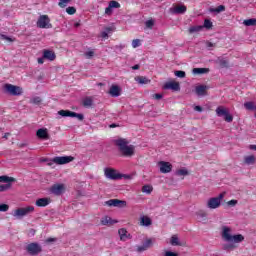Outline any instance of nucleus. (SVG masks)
Listing matches in <instances>:
<instances>
[{
	"label": "nucleus",
	"mask_w": 256,
	"mask_h": 256,
	"mask_svg": "<svg viewBox=\"0 0 256 256\" xmlns=\"http://www.w3.org/2000/svg\"><path fill=\"white\" fill-rule=\"evenodd\" d=\"M114 144L118 147V151H120L123 157H133V155H135V147L133 145H129L127 139H116L114 140Z\"/></svg>",
	"instance_id": "nucleus-1"
},
{
	"label": "nucleus",
	"mask_w": 256,
	"mask_h": 256,
	"mask_svg": "<svg viewBox=\"0 0 256 256\" xmlns=\"http://www.w3.org/2000/svg\"><path fill=\"white\" fill-rule=\"evenodd\" d=\"M222 239L228 243H243L245 236H243V234L231 235V228L229 226H223Z\"/></svg>",
	"instance_id": "nucleus-2"
},
{
	"label": "nucleus",
	"mask_w": 256,
	"mask_h": 256,
	"mask_svg": "<svg viewBox=\"0 0 256 256\" xmlns=\"http://www.w3.org/2000/svg\"><path fill=\"white\" fill-rule=\"evenodd\" d=\"M225 199V192L220 193L217 197H212L207 201L208 209H219L221 201Z\"/></svg>",
	"instance_id": "nucleus-3"
},
{
	"label": "nucleus",
	"mask_w": 256,
	"mask_h": 256,
	"mask_svg": "<svg viewBox=\"0 0 256 256\" xmlns=\"http://www.w3.org/2000/svg\"><path fill=\"white\" fill-rule=\"evenodd\" d=\"M104 175L107 179H111L112 181H119V179H123V175L115 170V168H105Z\"/></svg>",
	"instance_id": "nucleus-4"
},
{
	"label": "nucleus",
	"mask_w": 256,
	"mask_h": 256,
	"mask_svg": "<svg viewBox=\"0 0 256 256\" xmlns=\"http://www.w3.org/2000/svg\"><path fill=\"white\" fill-rule=\"evenodd\" d=\"M75 158L73 156H57L52 159V162H49L48 165L51 167L53 163H56V165H67V163H71V161H74Z\"/></svg>",
	"instance_id": "nucleus-5"
},
{
	"label": "nucleus",
	"mask_w": 256,
	"mask_h": 256,
	"mask_svg": "<svg viewBox=\"0 0 256 256\" xmlns=\"http://www.w3.org/2000/svg\"><path fill=\"white\" fill-rule=\"evenodd\" d=\"M216 115L218 117H224V121L227 123L233 122V116L229 114V110L223 106H218L216 108Z\"/></svg>",
	"instance_id": "nucleus-6"
},
{
	"label": "nucleus",
	"mask_w": 256,
	"mask_h": 256,
	"mask_svg": "<svg viewBox=\"0 0 256 256\" xmlns=\"http://www.w3.org/2000/svg\"><path fill=\"white\" fill-rule=\"evenodd\" d=\"M35 211L34 206H26L23 208H18L14 211L13 217H25L27 215H31Z\"/></svg>",
	"instance_id": "nucleus-7"
},
{
	"label": "nucleus",
	"mask_w": 256,
	"mask_h": 256,
	"mask_svg": "<svg viewBox=\"0 0 256 256\" xmlns=\"http://www.w3.org/2000/svg\"><path fill=\"white\" fill-rule=\"evenodd\" d=\"M169 13H171V15H183L187 13V6L183 4H173V6L169 9Z\"/></svg>",
	"instance_id": "nucleus-8"
},
{
	"label": "nucleus",
	"mask_w": 256,
	"mask_h": 256,
	"mask_svg": "<svg viewBox=\"0 0 256 256\" xmlns=\"http://www.w3.org/2000/svg\"><path fill=\"white\" fill-rule=\"evenodd\" d=\"M26 251L27 253H29V255L35 256V255H39V253H41L43 249L41 248V245L33 242L27 245Z\"/></svg>",
	"instance_id": "nucleus-9"
},
{
	"label": "nucleus",
	"mask_w": 256,
	"mask_h": 256,
	"mask_svg": "<svg viewBox=\"0 0 256 256\" xmlns=\"http://www.w3.org/2000/svg\"><path fill=\"white\" fill-rule=\"evenodd\" d=\"M50 22L49 16L41 15L37 21V27H39V29H49L51 28Z\"/></svg>",
	"instance_id": "nucleus-10"
},
{
	"label": "nucleus",
	"mask_w": 256,
	"mask_h": 256,
	"mask_svg": "<svg viewBox=\"0 0 256 256\" xmlns=\"http://www.w3.org/2000/svg\"><path fill=\"white\" fill-rule=\"evenodd\" d=\"M4 89L7 91V93L14 96L21 95L23 93V89H21V87L15 86L13 84L4 85Z\"/></svg>",
	"instance_id": "nucleus-11"
},
{
	"label": "nucleus",
	"mask_w": 256,
	"mask_h": 256,
	"mask_svg": "<svg viewBox=\"0 0 256 256\" xmlns=\"http://www.w3.org/2000/svg\"><path fill=\"white\" fill-rule=\"evenodd\" d=\"M65 190V184H54L50 188V193H52V195H56V197H59L65 193Z\"/></svg>",
	"instance_id": "nucleus-12"
},
{
	"label": "nucleus",
	"mask_w": 256,
	"mask_h": 256,
	"mask_svg": "<svg viewBox=\"0 0 256 256\" xmlns=\"http://www.w3.org/2000/svg\"><path fill=\"white\" fill-rule=\"evenodd\" d=\"M108 207H127V201L119 199H110L105 202Z\"/></svg>",
	"instance_id": "nucleus-13"
},
{
	"label": "nucleus",
	"mask_w": 256,
	"mask_h": 256,
	"mask_svg": "<svg viewBox=\"0 0 256 256\" xmlns=\"http://www.w3.org/2000/svg\"><path fill=\"white\" fill-rule=\"evenodd\" d=\"M158 165L160 167V173H171L173 171V165L169 162L160 161Z\"/></svg>",
	"instance_id": "nucleus-14"
},
{
	"label": "nucleus",
	"mask_w": 256,
	"mask_h": 256,
	"mask_svg": "<svg viewBox=\"0 0 256 256\" xmlns=\"http://www.w3.org/2000/svg\"><path fill=\"white\" fill-rule=\"evenodd\" d=\"M163 89L164 90L171 89V91H181V86H180L179 82L170 81V82H166L163 85Z\"/></svg>",
	"instance_id": "nucleus-15"
},
{
	"label": "nucleus",
	"mask_w": 256,
	"mask_h": 256,
	"mask_svg": "<svg viewBox=\"0 0 256 256\" xmlns=\"http://www.w3.org/2000/svg\"><path fill=\"white\" fill-rule=\"evenodd\" d=\"M153 247V240L151 238L146 239L141 246H137L138 253H143V251H147V249H151Z\"/></svg>",
	"instance_id": "nucleus-16"
},
{
	"label": "nucleus",
	"mask_w": 256,
	"mask_h": 256,
	"mask_svg": "<svg viewBox=\"0 0 256 256\" xmlns=\"http://www.w3.org/2000/svg\"><path fill=\"white\" fill-rule=\"evenodd\" d=\"M36 137L38 139H42L44 141L49 140V132L47 131V128H40L36 132Z\"/></svg>",
	"instance_id": "nucleus-17"
},
{
	"label": "nucleus",
	"mask_w": 256,
	"mask_h": 256,
	"mask_svg": "<svg viewBox=\"0 0 256 256\" xmlns=\"http://www.w3.org/2000/svg\"><path fill=\"white\" fill-rule=\"evenodd\" d=\"M43 57L48 61H55V59H57V55L55 54V52L53 50H47V49L43 50Z\"/></svg>",
	"instance_id": "nucleus-18"
},
{
	"label": "nucleus",
	"mask_w": 256,
	"mask_h": 256,
	"mask_svg": "<svg viewBox=\"0 0 256 256\" xmlns=\"http://www.w3.org/2000/svg\"><path fill=\"white\" fill-rule=\"evenodd\" d=\"M51 203V198H40L35 202L36 207H47Z\"/></svg>",
	"instance_id": "nucleus-19"
},
{
	"label": "nucleus",
	"mask_w": 256,
	"mask_h": 256,
	"mask_svg": "<svg viewBox=\"0 0 256 256\" xmlns=\"http://www.w3.org/2000/svg\"><path fill=\"white\" fill-rule=\"evenodd\" d=\"M111 97H119L121 95V88L117 85H112L109 90Z\"/></svg>",
	"instance_id": "nucleus-20"
},
{
	"label": "nucleus",
	"mask_w": 256,
	"mask_h": 256,
	"mask_svg": "<svg viewBox=\"0 0 256 256\" xmlns=\"http://www.w3.org/2000/svg\"><path fill=\"white\" fill-rule=\"evenodd\" d=\"M134 80L136 83H139V85H149V83H151V79L146 76H136Z\"/></svg>",
	"instance_id": "nucleus-21"
},
{
	"label": "nucleus",
	"mask_w": 256,
	"mask_h": 256,
	"mask_svg": "<svg viewBox=\"0 0 256 256\" xmlns=\"http://www.w3.org/2000/svg\"><path fill=\"white\" fill-rule=\"evenodd\" d=\"M195 91H196V95H198V97H203V96L207 95V86H205V85L197 86L195 88Z\"/></svg>",
	"instance_id": "nucleus-22"
},
{
	"label": "nucleus",
	"mask_w": 256,
	"mask_h": 256,
	"mask_svg": "<svg viewBox=\"0 0 256 256\" xmlns=\"http://www.w3.org/2000/svg\"><path fill=\"white\" fill-rule=\"evenodd\" d=\"M152 224H153V221L151 220V218H149V216H142L140 218V225L142 227H149Z\"/></svg>",
	"instance_id": "nucleus-23"
},
{
	"label": "nucleus",
	"mask_w": 256,
	"mask_h": 256,
	"mask_svg": "<svg viewBox=\"0 0 256 256\" xmlns=\"http://www.w3.org/2000/svg\"><path fill=\"white\" fill-rule=\"evenodd\" d=\"M170 245L173 247H183V243L179 241V237L177 235H173L170 239Z\"/></svg>",
	"instance_id": "nucleus-24"
},
{
	"label": "nucleus",
	"mask_w": 256,
	"mask_h": 256,
	"mask_svg": "<svg viewBox=\"0 0 256 256\" xmlns=\"http://www.w3.org/2000/svg\"><path fill=\"white\" fill-rule=\"evenodd\" d=\"M83 107L89 108L93 107V98L91 96H87L82 100Z\"/></svg>",
	"instance_id": "nucleus-25"
},
{
	"label": "nucleus",
	"mask_w": 256,
	"mask_h": 256,
	"mask_svg": "<svg viewBox=\"0 0 256 256\" xmlns=\"http://www.w3.org/2000/svg\"><path fill=\"white\" fill-rule=\"evenodd\" d=\"M127 229L125 228H121L118 230V234L120 236V240L121 241H127V239H129V236L127 235Z\"/></svg>",
	"instance_id": "nucleus-26"
},
{
	"label": "nucleus",
	"mask_w": 256,
	"mask_h": 256,
	"mask_svg": "<svg viewBox=\"0 0 256 256\" xmlns=\"http://www.w3.org/2000/svg\"><path fill=\"white\" fill-rule=\"evenodd\" d=\"M117 221L111 219L109 216H105L101 219V225H114Z\"/></svg>",
	"instance_id": "nucleus-27"
},
{
	"label": "nucleus",
	"mask_w": 256,
	"mask_h": 256,
	"mask_svg": "<svg viewBox=\"0 0 256 256\" xmlns=\"http://www.w3.org/2000/svg\"><path fill=\"white\" fill-rule=\"evenodd\" d=\"M58 115H61V117H73L75 112L70 110H60L58 111Z\"/></svg>",
	"instance_id": "nucleus-28"
},
{
	"label": "nucleus",
	"mask_w": 256,
	"mask_h": 256,
	"mask_svg": "<svg viewBox=\"0 0 256 256\" xmlns=\"http://www.w3.org/2000/svg\"><path fill=\"white\" fill-rule=\"evenodd\" d=\"M194 75H204L205 73H209V68H194Z\"/></svg>",
	"instance_id": "nucleus-29"
},
{
	"label": "nucleus",
	"mask_w": 256,
	"mask_h": 256,
	"mask_svg": "<svg viewBox=\"0 0 256 256\" xmlns=\"http://www.w3.org/2000/svg\"><path fill=\"white\" fill-rule=\"evenodd\" d=\"M13 182H15V178H13V177L5 176V175L0 176V183L9 184V183H13Z\"/></svg>",
	"instance_id": "nucleus-30"
},
{
	"label": "nucleus",
	"mask_w": 256,
	"mask_h": 256,
	"mask_svg": "<svg viewBox=\"0 0 256 256\" xmlns=\"http://www.w3.org/2000/svg\"><path fill=\"white\" fill-rule=\"evenodd\" d=\"M256 158L253 155L244 157V163L246 165H255Z\"/></svg>",
	"instance_id": "nucleus-31"
},
{
	"label": "nucleus",
	"mask_w": 256,
	"mask_h": 256,
	"mask_svg": "<svg viewBox=\"0 0 256 256\" xmlns=\"http://www.w3.org/2000/svg\"><path fill=\"white\" fill-rule=\"evenodd\" d=\"M243 23L246 27H256V19L255 18L246 19V20H244Z\"/></svg>",
	"instance_id": "nucleus-32"
},
{
	"label": "nucleus",
	"mask_w": 256,
	"mask_h": 256,
	"mask_svg": "<svg viewBox=\"0 0 256 256\" xmlns=\"http://www.w3.org/2000/svg\"><path fill=\"white\" fill-rule=\"evenodd\" d=\"M108 6L112 9H120L121 8V4L115 0H111L109 2Z\"/></svg>",
	"instance_id": "nucleus-33"
},
{
	"label": "nucleus",
	"mask_w": 256,
	"mask_h": 256,
	"mask_svg": "<svg viewBox=\"0 0 256 256\" xmlns=\"http://www.w3.org/2000/svg\"><path fill=\"white\" fill-rule=\"evenodd\" d=\"M222 11H225V6L224 5H219L216 8H211L210 9L211 13H222Z\"/></svg>",
	"instance_id": "nucleus-34"
},
{
	"label": "nucleus",
	"mask_w": 256,
	"mask_h": 256,
	"mask_svg": "<svg viewBox=\"0 0 256 256\" xmlns=\"http://www.w3.org/2000/svg\"><path fill=\"white\" fill-rule=\"evenodd\" d=\"M201 29H203V26H191L188 31L190 34H193V33H199Z\"/></svg>",
	"instance_id": "nucleus-35"
},
{
	"label": "nucleus",
	"mask_w": 256,
	"mask_h": 256,
	"mask_svg": "<svg viewBox=\"0 0 256 256\" xmlns=\"http://www.w3.org/2000/svg\"><path fill=\"white\" fill-rule=\"evenodd\" d=\"M153 192V186L151 185H144L142 187V193H147L148 195Z\"/></svg>",
	"instance_id": "nucleus-36"
},
{
	"label": "nucleus",
	"mask_w": 256,
	"mask_h": 256,
	"mask_svg": "<svg viewBox=\"0 0 256 256\" xmlns=\"http://www.w3.org/2000/svg\"><path fill=\"white\" fill-rule=\"evenodd\" d=\"M111 31H113V28H112V27H107V28H105V31H103V32L101 33L102 39H107V37H109V33H110Z\"/></svg>",
	"instance_id": "nucleus-37"
},
{
	"label": "nucleus",
	"mask_w": 256,
	"mask_h": 256,
	"mask_svg": "<svg viewBox=\"0 0 256 256\" xmlns=\"http://www.w3.org/2000/svg\"><path fill=\"white\" fill-rule=\"evenodd\" d=\"M244 107L245 109H247L248 111H253L255 108V103L253 102H245L244 103Z\"/></svg>",
	"instance_id": "nucleus-38"
},
{
	"label": "nucleus",
	"mask_w": 256,
	"mask_h": 256,
	"mask_svg": "<svg viewBox=\"0 0 256 256\" xmlns=\"http://www.w3.org/2000/svg\"><path fill=\"white\" fill-rule=\"evenodd\" d=\"M174 75H176V77H179L180 79H185L186 77L185 71L182 70L175 71Z\"/></svg>",
	"instance_id": "nucleus-39"
},
{
	"label": "nucleus",
	"mask_w": 256,
	"mask_h": 256,
	"mask_svg": "<svg viewBox=\"0 0 256 256\" xmlns=\"http://www.w3.org/2000/svg\"><path fill=\"white\" fill-rule=\"evenodd\" d=\"M0 39H2V41H8L9 43H13V41H15V39H13L5 34H0Z\"/></svg>",
	"instance_id": "nucleus-40"
},
{
	"label": "nucleus",
	"mask_w": 256,
	"mask_h": 256,
	"mask_svg": "<svg viewBox=\"0 0 256 256\" xmlns=\"http://www.w3.org/2000/svg\"><path fill=\"white\" fill-rule=\"evenodd\" d=\"M176 175L178 176H183L185 177V175H189V172L187 171V169H179L176 171Z\"/></svg>",
	"instance_id": "nucleus-41"
},
{
	"label": "nucleus",
	"mask_w": 256,
	"mask_h": 256,
	"mask_svg": "<svg viewBox=\"0 0 256 256\" xmlns=\"http://www.w3.org/2000/svg\"><path fill=\"white\" fill-rule=\"evenodd\" d=\"M204 27H205V29H211V27H213V22H211V20H209V19H205Z\"/></svg>",
	"instance_id": "nucleus-42"
},
{
	"label": "nucleus",
	"mask_w": 256,
	"mask_h": 256,
	"mask_svg": "<svg viewBox=\"0 0 256 256\" xmlns=\"http://www.w3.org/2000/svg\"><path fill=\"white\" fill-rule=\"evenodd\" d=\"M154 25H155V21L153 19L147 20L145 23V26L147 27V29H153Z\"/></svg>",
	"instance_id": "nucleus-43"
},
{
	"label": "nucleus",
	"mask_w": 256,
	"mask_h": 256,
	"mask_svg": "<svg viewBox=\"0 0 256 256\" xmlns=\"http://www.w3.org/2000/svg\"><path fill=\"white\" fill-rule=\"evenodd\" d=\"M66 13H68V15H75V13H77V9H75V7H68L66 8Z\"/></svg>",
	"instance_id": "nucleus-44"
},
{
	"label": "nucleus",
	"mask_w": 256,
	"mask_h": 256,
	"mask_svg": "<svg viewBox=\"0 0 256 256\" xmlns=\"http://www.w3.org/2000/svg\"><path fill=\"white\" fill-rule=\"evenodd\" d=\"M132 47H133V49H137V47H141V40H139V39H134V40L132 41Z\"/></svg>",
	"instance_id": "nucleus-45"
},
{
	"label": "nucleus",
	"mask_w": 256,
	"mask_h": 256,
	"mask_svg": "<svg viewBox=\"0 0 256 256\" xmlns=\"http://www.w3.org/2000/svg\"><path fill=\"white\" fill-rule=\"evenodd\" d=\"M11 189V183L0 185V193Z\"/></svg>",
	"instance_id": "nucleus-46"
},
{
	"label": "nucleus",
	"mask_w": 256,
	"mask_h": 256,
	"mask_svg": "<svg viewBox=\"0 0 256 256\" xmlns=\"http://www.w3.org/2000/svg\"><path fill=\"white\" fill-rule=\"evenodd\" d=\"M197 217H200L201 219H205V217H207V212H205L204 210H199L196 213Z\"/></svg>",
	"instance_id": "nucleus-47"
},
{
	"label": "nucleus",
	"mask_w": 256,
	"mask_h": 256,
	"mask_svg": "<svg viewBox=\"0 0 256 256\" xmlns=\"http://www.w3.org/2000/svg\"><path fill=\"white\" fill-rule=\"evenodd\" d=\"M84 55H85L86 59H91V58H93L95 56V51L90 50L88 52H85Z\"/></svg>",
	"instance_id": "nucleus-48"
},
{
	"label": "nucleus",
	"mask_w": 256,
	"mask_h": 256,
	"mask_svg": "<svg viewBox=\"0 0 256 256\" xmlns=\"http://www.w3.org/2000/svg\"><path fill=\"white\" fill-rule=\"evenodd\" d=\"M71 0H60V2L58 3L59 7H61L62 9H64V7H67V4L70 2Z\"/></svg>",
	"instance_id": "nucleus-49"
},
{
	"label": "nucleus",
	"mask_w": 256,
	"mask_h": 256,
	"mask_svg": "<svg viewBox=\"0 0 256 256\" xmlns=\"http://www.w3.org/2000/svg\"><path fill=\"white\" fill-rule=\"evenodd\" d=\"M41 97L37 96L34 97L30 102L33 103L34 105H39L41 103Z\"/></svg>",
	"instance_id": "nucleus-50"
},
{
	"label": "nucleus",
	"mask_w": 256,
	"mask_h": 256,
	"mask_svg": "<svg viewBox=\"0 0 256 256\" xmlns=\"http://www.w3.org/2000/svg\"><path fill=\"white\" fill-rule=\"evenodd\" d=\"M0 211L2 213H5V212L9 211V205H7V204H0Z\"/></svg>",
	"instance_id": "nucleus-51"
},
{
	"label": "nucleus",
	"mask_w": 256,
	"mask_h": 256,
	"mask_svg": "<svg viewBox=\"0 0 256 256\" xmlns=\"http://www.w3.org/2000/svg\"><path fill=\"white\" fill-rule=\"evenodd\" d=\"M73 117H76V119H78L79 121H83V119H85V116L83 114H79V113H76V112H74Z\"/></svg>",
	"instance_id": "nucleus-52"
},
{
	"label": "nucleus",
	"mask_w": 256,
	"mask_h": 256,
	"mask_svg": "<svg viewBox=\"0 0 256 256\" xmlns=\"http://www.w3.org/2000/svg\"><path fill=\"white\" fill-rule=\"evenodd\" d=\"M164 256H179L176 252L166 251L164 253Z\"/></svg>",
	"instance_id": "nucleus-53"
},
{
	"label": "nucleus",
	"mask_w": 256,
	"mask_h": 256,
	"mask_svg": "<svg viewBox=\"0 0 256 256\" xmlns=\"http://www.w3.org/2000/svg\"><path fill=\"white\" fill-rule=\"evenodd\" d=\"M112 13H113V8H110V6L108 5V7L105 8V14L111 15Z\"/></svg>",
	"instance_id": "nucleus-54"
},
{
	"label": "nucleus",
	"mask_w": 256,
	"mask_h": 256,
	"mask_svg": "<svg viewBox=\"0 0 256 256\" xmlns=\"http://www.w3.org/2000/svg\"><path fill=\"white\" fill-rule=\"evenodd\" d=\"M227 205L230 207H235V205H237V200H230L227 202Z\"/></svg>",
	"instance_id": "nucleus-55"
},
{
	"label": "nucleus",
	"mask_w": 256,
	"mask_h": 256,
	"mask_svg": "<svg viewBox=\"0 0 256 256\" xmlns=\"http://www.w3.org/2000/svg\"><path fill=\"white\" fill-rule=\"evenodd\" d=\"M229 65V62L227 60H220V67H227Z\"/></svg>",
	"instance_id": "nucleus-56"
},
{
	"label": "nucleus",
	"mask_w": 256,
	"mask_h": 256,
	"mask_svg": "<svg viewBox=\"0 0 256 256\" xmlns=\"http://www.w3.org/2000/svg\"><path fill=\"white\" fill-rule=\"evenodd\" d=\"M153 99H156L157 101H159V99H163V94H154Z\"/></svg>",
	"instance_id": "nucleus-57"
},
{
	"label": "nucleus",
	"mask_w": 256,
	"mask_h": 256,
	"mask_svg": "<svg viewBox=\"0 0 256 256\" xmlns=\"http://www.w3.org/2000/svg\"><path fill=\"white\" fill-rule=\"evenodd\" d=\"M224 249L227 250V249H235V245L233 244H226L224 245Z\"/></svg>",
	"instance_id": "nucleus-58"
},
{
	"label": "nucleus",
	"mask_w": 256,
	"mask_h": 256,
	"mask_svg": "<svg viewBox=\"0 0 256 256\" xmlns=\"http://www.w3.org/2000/svg\"><path fill=\"white\" fill-rule=\"evenodd\" d=\"M38 64L39 65H43V63H45V58L44 57H42V58H38Z\"/></svg>",
	"instance_id": "nucleus-59"
},
{
	"label": "nucleus",
	"mask_w": 256,
	"mask_h": 256,
	"mask_svg": "<svg viewBox=\"0 0 256 256\" xmlns=\"http://www.w3.org/2000/svg\"><path fill=\"white\" fill-rule=\"evenodd\" d=\"M194 111H198L199 113H201V111H203V107H201V106H195V107H194Z\"/></svg>",
	"instance_id": "nucleus-60"
},
{
	"label": "nucleus",
	"mask_w": 256,
	"mask_h": 256,
	"mask_svg": "<svg viewBox=\"0 0 256 256\" xmlns=\"http://www.w3.org/2000/svg\"><path fill=\"white\" fill-rule=\"evenodd\" d=\"M140 68H141V66L139 64L132 66L133 71H137Z\"/></svg>",
	"instance_id": "nucleus-61"
},
{
	"label": "nucleus",
	"mask_w": 256,
	"mask_h": 256,
	"mask_svg": "<svg viewBox=\"0 0 256 256\" xmlns=\"http://www.w3.org/2000/svg\"><path fill=\"white\" fill-rule=\"evenodd\" d=\"M9 137H11V133H9V132H6V133L3 135V139H9Z\"/></svg>",
	"instance_id": "nucleus-62"
},
{
	"label": "nucleus",
	"mask_w": 256,
	"mask_h": 256,
	"mask_svg": "<svg viewBox=\"0 0 256 256\" xmlns=\"http://www.w3.org/2000/svg\"><path fill=\"white\" fill-rule=\"evenodd\" d=\"M207 47H215V44H213L212 42H207Z\"/></svg>",
	"instance_id": "nucleus-63"
},
{
	"label": "nucleus",
	"mask_w": 256,
	"mask_h": 256,
	"mask_svg": "<svg viewBox=\"0 0 256 256\" xmlns=\"http://www.w3.org/2000/svg\"><path fill=\"white\" fill-rule=\"evenodd\" d=\"M250 149H251L252 151H256V145H250Z\"/></svg>",
	"instance_id": "nucleus-64"
}]
</instances>
